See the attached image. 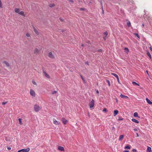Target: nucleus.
Instances as JSON below:
<instances>
[{"instance_id": "9b49d317", "label": "nucleus", "mask_w": 152, "mask_h": 152, "mask_svg": "<svg viewBox=\"0 0 152 152\" xmlns=\"http://www.w3.org/2000/svg\"><path fill=\"white\" fill-rule=\"evenodd\" d=\"M53 123L56 125H59L60 124V122L57 121L54 118L53 119Z\"/></svg>"}, {"instance_id": "0eeeda50", "label": "nucleus", "mask_w": 152, "mask_h": 152, "mask_svg": "<svg viewBox=\"0 0 152 152\" xmlns=\"http://www.w3.org/2000/svg\"><path fill=\"white\" fill-rule=\"evenodd\" d=\"M48 56L51 59H54L55 58V56L51 52H50L49 53Z\"/></svg>"}, {"instance_id": "8fccbe9b", "label": "nucleus", "mask_w": 152, "mask_h": 152, "mask_svg": "<svg viewBox=\"0 0 152 152\" xmlns=\"http://www.w3.org/2000/svg\"><path fill=\"white\" fill-rule=\"evenodd\" d=\"M85 64H87V65H88V62H85Z\"/></svg>"}, {"instance_id": "b1692460", "label": "nucleus", "mask_w": 152, "mask_h": 152, "mask_svg": "<svg viewBox=\"0 0 152 152\" xmlns=\"http://www.w3.org/2000/svg\"><path fill=\"white\" fill-rule=\"evenodd\" d=\"M19 122V124L20 125H22L23 124V123L22 122V119L21 118H19L18 119Z\"/></svg>"}, {"instance_id": "ea45409f", "label": "nucleus", "mask_w": 152, "mask_h": 152, "mask_svg": "<svg viewBox=\"0 0 152 152\" xmlns=\"http://www.w3.org/2000/svg\"><path fill=\"white\" fill-rule=\"evenodd\" d=\"M132 151L133 152H137L136 150L135 149H133Z\"/></svg>"}, {"instance_id": "2f4dec72", "label": "nucleus", "mask_w": 152, "mask_h": 152, "mask_svg": "<svg viewBox=\"0 0 152 152\" xmlns=\"http://www.w3.org/2000/svg\"><path fill=\"white\" fill-rule=\"evenodd\" d=\"M32 83L34 85H37V83L34 80H33L32 81Z\"/></svg>"}, {"instance_id": "c756f323", "label": "nucleus", "mask_w": 152, "mask_h": 152, "mask_svg": "<svg viewBox=\"0 0 152 152\" xmlns=\"http://www.w3.org/2000/svg\"><path fill=\"white\" fill-rule=\"evenodd\" d=\"M134 35H135V36L139 38H140V37H139L138 34L137 33H134Z\"/></svg>"}, {"instance_id": "37998d69", "label": "nucleus", "mask_w": 152, "mask_h": 152, "mask_svg": "<svg viewBox=\"0 0 152 152\" xmlns=\"http://www.w3.org/2000/svg\"><path fill=\"white\" fill-rule=\"evenodd\" d=\"M102 51V50L101 49H99L98 50V52H101Z\"/></svg>"}, {"instance_id": "c03bdc74", "label": "nucleus", "mask_w": 152, "mask_h": 152, "mask_svg": "<svg viewBox=\"0 0 152 152\" xmlns=\"http://www.w3.org/2000/svg\"><path fill=\"white\" fill-rule=\"evenodd\" d=\"M81 78L82 79V80H83L84 81V79L83 77L82 76H81Z\"/></svg>"}, {"instance_id": "a211bd4d", "label": "nucleus", "mask_w": 152, "mask_h": 152, "mask_svg": "<svg viewBox=\"0 0 152 152\" xmlns=\"http://www.w3.org/2000/svg\"><path fill=\"white\" fill-rule=\"evenodd\" d=\"M151 148L150 147L148 146L147 149V152H151Z\"/></svg>"}, {"instance_id": "c85d7f7f", "label": "nucleus", "mask_w": 152, "mask_h": 152, "mask_svg": "<svg viewBox=\"0 0 152 152\" xmlns=\"http://www.w3.org/2000/svg\"><path fill=\"white\" fill-rule=\"evenodd\" d=\"M26 36L28 37H30V34L28 33H26Z\"/></svg>"}, {"instance_id": "58836bf2", "label": "nucleus", "mask_w": 152, "mask_h": 152, "mask_svg": "<svg viewBox=\"0 0 152 152\" xmlns=\"http://www.w3.org/2000/svg\"><path fill=\"white\" fill-rule=\"evenodd\" d=\"M80 10H85V9L84 8H81L80 9Z\"/></svg>"}, {"instance_id": "a18cd8bd", "label": "nucleus", "mask_w": 152, "mask_h": 152, "mask_svg": "<svg viewBox=\"0 0 152 152\" xmlns=\"http://www.w3.org/2000/svg\"><path fill=\"white\" fill-rule=\"evenodd\" d=\"M149 49L150 50L152 51V47H149Z\"/></svg>"}, {"instance_id": "e433bc0d", "label": "nucleus", "mask_w": 152, "mask_h": 152, "mask_svg": "<svg viewBox=\"0 0 152 152\" xmlns=\"http://www.w3.org/2000/svg\"><path fill=\"white\" fill-rule=\"evenodd\" d=\"M57 92V91H53V92H52V94H56V93Z\"/></svg>"}, {"instance_id": "4c0bfd02", "label": "nucleus", "mask_w": 152, "mask_h": 152, "mask_svg": "<svg viewBox=\"0 0 152 152\" xmlns=\"http://www.w3.org/2000/svg\"><path fill=\"white\" fill-rule=\"evenodd\" d=\"M103 112H106L107 111V110L106 109V108H104V109L103 110Z\"/></svg>"}, {"instance_id": "412c9836", "label": "nucleus", "mask_w": 152, "mask_h": 152, "mask_svg": "<svg viewBox=\"0 0 152 152\" xmlns=\"http://www.w3.org/2000/svg\"><path fill=\"white\" fill-rule=\"evenodd\" d=\"M132 84L134 86H139V85L135 82L133 81L132 82Z\"/></svg>"}, {"instance_id": "aec40b11", "label": "nucleus", "mask_w": 152, "mask_h": 152, "mask_svg": "<svg viewBox=\"0 0 152 152\" xmlns=\"http://www.w3.org/2000/svg\"><path fill=\"white\" fill-rule=\"evenodd\" d=\"M129 50L128 48H124V51L125 52H126L127 54H128V53L129 52Z\"/></svg>"}, {"instance_id": "6ab92c4d", "label": "nucleus", "mask_w": 152, "mask_h": 152, "mask_svg": "<svg viewBox=\"0 0 152 152\" xmlns=\"http://www.w3.org/2000/svg\"><path fill=\"white\" fill-rule=\"evenodd\" d=\"M124 136L123 135L120 136L119 138V140L121 141L124 138Z\"/></svg>"}, {"instance_id": "a878e982", "label": "nucleus", "mask_w": 152, "mask_h": 152, "mask_svg": "<svg viewBox=\"0 0 152 152\" xmlns=\"http://www.w3.org/2000/svg\"><path fill=\"white\" fill-rule=\"evenodd\" d=\"M130 147L129 145H128L125 147V149H130Z\"/></svg>"}, {"instance_id": "72a5a7b5", "label": "nucleus", "mask_w": 152, "mask_h": 152, "mask_svg": "<svg viewBox=\"0 0 152 152\" xmlns=\"http://www.w3.org/2000/svg\"><path fill=\"white\" fill-rule=\"evenodd\" d=\"M123 120V118L121 117H119L118 119L119 121H122Z\"/></svg>"}, {"instance_id": "3c124183", "label": "nucleus", "mask_w": 152, "mask_h": 152, "mask_svg": "<svg viewBox=\"0 0 152 152\" xmlns=\"http://www.w3.org/2000/svg\"><path fill=\"white\" fill-rule=\"evenodd\" d=\"M134 131H137V129H134Z\"/></svg>"}, {"instance_id": "5fc2aeb1", "label": "nucleus", "mask_w": 152, "mask_h": 152, "mask_svg": "<svg viewBox=\"0 0 152 152\" xmlns=\"http://www.w3.org/2000/svg\"><path fill=\"white\" fill-rule=\"evenodd\" d=\"M115 99L116 100V101L117 103H118V99Z\"/></svg>"}, {"instance_id": "6e6d98bb", "label": "nucleus", "mask_w": 152, "mask_h": 152, "mask_svg": "<svg viewBox=\"0 0 152 152\" xmlns=\"http://www.w3.org/2000/svg\"><path fill=\"white\" fill-rule=\"evenodd\" d=\"M102 9L103 12V13L104 11H103V9L102 6Z\"/></svg>"}, {"instance_id": "f8f14e48", "label": "nucleus", "mask_w": 152, "mask_h": 152, "mask_svg": "<svg viewBox=\"0 0 152 152\" xmlns=\"http://www.w3.org/2000/svg\"><path fill=\"white\" fill-rule=\"evenodd\" d=\"M58 150H59V151H64V149L63 147L61 146H59L58 147Z\"/></svg>"}, {"instance_id": "13d9d810", "label": "nucleus", "mask_w": 152, "mask_h": 152, "mask_svg": "<svg viewBox=\"0 0 152 152\" xmlns=\"http://www.w3.org/2000/svg\"><path fill=\"white\" fill-rule=\"evenodd\" d=\"M81 46H83V44H82V45H81Z\"/></svg>"}, {"instance_id": "bf43d9fd", "label": "nucleus", "mask_w": 152, "mask_h": 152, "mask_svg": "<svg viewBox=\"0 0 152 152\" xmlns=\"http://www.w3.org/2000/svg\"><path fill=\"white\" fill-rule=\"evenodd\" d=\"M142 26H144V24H142Z\"/></svg>"}, {"instance_id": "ddd939ff", "label": "nucleus", "mask_w": 152, "mask_h": 152, "mask_svg": "<svg viewBox=\"0 0 152 152\" xmlns=\"http://www.w3.org/2000/svg\"><path fill=\"white\" fill-rule=\"evenodd\" d=\"M34 31L35 33L37 35H38L39 34V31L38 30V29H37L36 28H35L34 27Z\"/></svg>"}, {"instance_id": "f3484780", "label": "nucleus", "mask_w": 152, "mask_h": 152, "mask_svg": "<svg viewBox=\"0 0 152 152\" xmlns=\"http://www.w3.org/2000/svg\"><path fill=\"white\" fill-rule=\"evenodd\" d=\"M132 121L138 124L139 123V122L136 119H132Z\"/></svg>"}, {"instance_id": "2eb2a0df", "label": "nucleus", "mask_w": 152, "mask_h": 152, "mask_svg": "<svg viewBox=\"0 0 152 152\" xmlns=\"http://www.w3.org/2000/svg\"><path fill=\"white\" fill-rule=\"evenodd\" d=\"M146 101L149 104L152 105V102H151L150 100L148 98H146Z\"/></svg>"}, {"instance_id": "5701e85b", "label": "nucleus", "mask_w": 152, "mask_h": 152, "mask_svg": "<svg viewBox=\"0 0 152 152\" xmlns=\"http://www.w3.org/2000/svg\"><path fill=\"white\" fill-rule=\"evenodd\" d=\"M134 116L136 117L138 116V114L137 112H135L134 113Z\"/></svg>"}, {"instance_id": "f257e3e1", "label": "nucleus", "mask_w": 152, "mask_h": 152, "mask_svg": "<svg viewBox=\"0 0 152 152\" xmlns=\"http://www.w3.org/2000/svg\"><path fill=\"white\" fill-rule=\"evenodd\" d=\"M14 11L16 13H18L20 15L24 16H25L24 12L23 11H20V9L18 8H15L14 9Z\"/></svg>"}, {"instance_id": "20e7f679", "label": "nucleus", "mask_w": 152, "mask_h": 152, "mask_svg": "<svg viewBox=\"0 0 152 152\" xmlns=\"http://www.w3.org/2000/svg\"><path fill=\"white\" fill-rule=\"evenodd\" d=\"M2 64L4 66H6L7 67H8L10 66V63L7 61H4L3 62Z\"/></svg>"}, {"instance_id": "864d4df0", "label": "nucleus", "mask_w": 152, "mask_h": 152, "mask_svg": "<svg viewBox=\"0 0 152 152\" xmlns=\"http://www.w3.org/2000/svg\"><path fill=\"white\" fill-rule=\"evenodd\" d=\"M96 93H97V94H99V91L97 90V91H96Z\"/></svg>"}, {"instance_id": "393cba45", "label": "nucleus", "mask_w": 152, "mask_h": 152, "mask_svg": "<svg viewBox=\"0 0 152 152\" xmlns=\"http://www.w3.org/2000/svg\"><path fill=\"white\" fill-rule=\"evenodd\" d=\"M147 54L150 58H151V56L150 53L148 52L147 53Z\"/></svg>"}, {"instance_id": "423d86ee", "label": "nucleus", "mask_w": 152, "mask_h": 152, "mask_svg": "<svg viewBox=\"0 0 152 152\" xmlns=\"http://www.w3.org/2000/svg\"><path fill=\"white\" fill-rule=\"evenodd\" d=\"M94 101L93 99H92L91 101L89 102V106L90 108H92L94 105Z\"/></svg>"}, {"instance_id": "09e8293b", "label": "nucleus", "mask_w": 152, "mask_h": 152, "mask_svg": "<svg viewBox=\"0 0 152 152\" xmlns=\"http://www.w3.org/2000/svg\"><path fill=\"white\" fill-rule=\"evenodd\" d=\"M117 81H118V82L119 83V77H118V78H117Z\"/></svg>"}, {"instance_id": "bb28decb", "label": "nucleus", "mask_w": 152, "mask_h": 152, "mask_svg": "<svg viewBox=\"0 0 152 152\" xmlns=\"http://www.w3.org/2000/svg\"><path fill=\"white\" fill-rule=\"evenodd\" d=\"M127 24L128 27H129L131 26V23L130 21H129L127 23Z\"/></svg>"}, {"instance_id": "cd10ccee", "label": "nucleus", "mask_w": 152, "mask_h": 152, "mask_svg": "<svg viewBox=\"0 0 152 152\" xmlns=\"http://www.w3.org/2000/svg\"><path fill=\"white\" fill-rule=\"evenodd\" d=\"M69 2L73 4L74 1L73 0H68Z\"/></svg>"}, {"instance_id": "39448f33", "label": "nucleus", "mask_w": 152, "mask_h": 152, "mask_svg": "<svg viewBox=\"0 0 152 152\" xmlns=\"http://www.w3.org/2000/svg\"><path fill=\"white\" fill-rule=\"evenodd\" d=\"M30 95L33 97H35V93L34 91L32 89L30 90Z\"/></svg>"}, {"instance_id": "49530a36", "label": "nucleus", "mask_w": 152, "mask_h": 152, "mask_svg": "<svg viewBox=\"0 0 152 152\" xmlns=\"http://www.w3.org/2000/svg\"><path fill=\"white\" fill-rule=\"evenodd\" d=\"M123 152H129V151H126V150H125Z\"/></svg>"}, {"instance_id": "7ed1b4c3", "label": "nucleus", "mask_w": 152, "mask_h": 152, "mask_svg": "<svg viewBox=\"0 0 152 152\" xmlns=\"http://www.w3.org/2000/svg\"><path fill=\"white\" fill-rule=\"evenodd\" d=\"M30 148H26L23 149L18 151V152H28L29 151Z\"/></svg>"}, {"instance_id": "473e14b6", "label": "nucleus", "mask_w": 152, "mask_h": 152, "mask_svg": "<svg viewBox=\"0 0 152 152\" xmlns=\"http://www.w3.org/2000/svg\"><path fill=\"white\" fill-rule=\"evenodd\" d=\"M106 81L108 83V86H110V81L109 80H106Z\"/></svg>"}, {"instance_id": "4be33fe9", "label": "nucleus", "mask_w": 152, "mask_h": 152, "mask_svg": "<svg viewBox=\"0 0 152 152\" xmlns=\"http://www.w3.org/2000/svg\"><path fill=\"white\" fill-rule=\"evenodd\" d=\"M112 74L115 77H116L117 78H118V76L116 74L112 73Z\"/></svg>"}, {"instance_id": "f03ea898", "label": "nucleus", "mask_w": 152, "mask_h": 152, "mask_svg": "<svg viewBox=\"0 0 152 152\" xmlns=\"http://www.w3.org/2000/svg\"><path fill=\"white\" fill-rule=\"evenodd\" d=\"M34 111L36 112H38L41 109V108L39 106L38 104H35L34 107Z\"/></svg>"}, {"instance_id": "79ce46f5", "label": "nucleus", "mask_w": 152, "mask_h": 152, "mask_svg": "<svg viewBox=\"0 0 152 152\" xmlns=\"http://www.w3.org/2000/svg\"><path fill=\"white\" fill-rule=\"evenodd\" d=\"M7 149H8V150H11V147H7Z\"/></svg>"}, {"instance_id": "4468645a", "label": "nucleus", "mask_w": 152, "mask_h": 152, "mask_svg": "<svg viewBox=\"0 0 152 152\" xmlns=\"http://www.w3.org/2000/svg\"><path fill=\"white\" fill-rule=\"evenodd\" d=\"M120 97L121 98H124L125 99H129V97L127 96H124L122 94H121L120 95Z\"/></svg>"}, {"instance_id": "c9c22d12", "label": "nucleus", "mask_w": 152, "mask_h": 152, "mask_svg": "<svg viewBox=\"0 0 152 152\" xmlns=\"http://www.w3.org/2000/svg\"><path fill=\"white\" fill-rule=\"evenodd\" d=\"M55 6V4H50V7H54Z\"/></svg>"}, {"instance_id": "f704fd0d", "label": "nucleus", "mask_w": 152, "mask_h": 152, "mask_svg": "<svg viewBox=\"0 0 152 152\" xmlns=\"http://www.w3.org/2000/svg\"><path fill=\"white\" fill-rule=\"evenodd\" d=\"M2 3L1 0H0V8H2Z\"/></svg>"}, {"instance_id": "4d7b16f0", "label": "nucleus", "mask_w": 152, "mask_h": 152, "mask_svg": "<svg viewBox=\"0 0 152 152\" xmlns=\"http://www.w3.org/2000/svg\"><path fill=\"white\" fill-rule=\"evenodd\" d=\"M87 0H83V1H84V2H85V1H86Z\"/></svg>"}, {"instance_id": "6e6552de", "label": "nucleus", "mask_w": 152, "mask_h": 152, "mask_svg": "<svg viewBox=\"0 0 152 152\" xmlns=\"http://www.w3.org/2000/svg\"><path fill=\"white\" fill-rule=\"evenodd\" d=\"M61 121L63 124L65 125L68 122V121L66 119L64 118H62Z\"/></svg>"}, {"instance_id": "603ef678", "label": "nucleus", "mask_w": 152, "mask_h": 152, "mask_svg": "<svg viewBox=\"0 0 152 152\" xmlns=\"http://www.w3.org/2000/svg\"><path fill=\"white\" fill-rule=\"evenodd\" d=\"M136 134H137V137H138L139 136L138 134L137 133Z\"/></svg>"}, {"instance_id": "de8ad7c7", "label": "nucleus", "mask_w": 152, "mask_h": 152, "mask_svg": "<svg viewBox=\"0 0 152 152\" xmlns=\"http://www.w3.org/2000/svg\"><path fill=\"white\" fill-rule=\"evenodd\" d=\"M103 39H104V40H106V37H103Z\"/></svg>"}, {"instance_id": "dca6fc26", "label": "nucleus", "mask_w": 152, "mask_h": 152, "mask_svg": "<svg viewBox=\"0 0 152 152\" xmlns=\"http://www.w3.org/2000/svg\"><path fill=\"white\" fill-rule=\"evenodd\" d=\"M118 111L117 110H115L114 111L113 116H115L118 113Z\"/></svg>"}, {"instance_id": "a19ab883", "label": "nucleus", "mask_w": 152, "mask_h": 152, "mask_svg": "<svg viewBox=\"0 0 152 152\" xmlns=\"http://www.w3.org/2000/svg\"><path fill=\"white\" fill-rule=\"evenodd\" d=\"M6 102H2V104L3 105H4L6 104Z\"/></svg>"}, {"instance_id": "7c9ffc66", "label": "nucleus", "mask_w": 152, "mask_h": 152, "mask_svg": "<svg viewBox=\"0 0 152 152\" xmlns=\"http://www.w3.org/2000/svg\"><path fill=\"white\" fill-rule=\"evenodd\" d=\"M104 35L105 36V37H106L108 35V33L107 31H105L104 32Z\"/></svg>"}, {"instance_id": "1a4fd4ad", "label": "nucleus", "mask_w": 152, "mask_h": 152, "mask_svg": "<svg viewBox=\"0 0 152 152\" xmlns=\"http://www.w3.org/2000/svg\"><path fill=\"white\" fill-rule=\"evenodd\" d=\"M43 73L44 74V75L45 77L48 79H50V75L47 74L45 71H43Z\"/></svg>"}, {"instance_id": "9d476101", "label": "nucleus", "mask_w": 152, "mask_h": 152, "mask_svg": "<svg viewBox=\"0 0 152 152\" xmlns=\"http://www.w3.org/2000/svg\"><path fill=\"white\" fill-rule=\"evenodd\" d=\"M39 52L40 50L37 48H35L34 50V53L35 54L38 53Z\"/></svg>"}]
</instances>
